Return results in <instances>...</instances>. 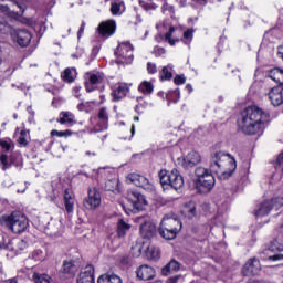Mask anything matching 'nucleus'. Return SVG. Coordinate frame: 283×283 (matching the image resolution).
Returning a JSON list of instances; mask_svg holds the SVG:
<instances>
[{
	"mask_svg": "<svg viewBox=\"0 0 283 283\" xmlns=\"http://www.w3.org/2000/svg\"><path fill=\"white\" fill-rule=\"evenodd\" d=\"M77 283H94V265L83 268L77 276Z\"/></svg>",
	"mask_w": 283,
	"mask_h": 283,
	"instance_id": "nucleus-19",
	"label": "nucleus"
},
{
	"mask_svg": "<svg viewBox=\"0 0 283 283\" xmlns=\"http://www.w3.org/2000/svg\"><path fill=\"white\" fill-rule=\"evenodd\" d=\"M85 32V21L82 22L78 32H77V38L81 39V35Z\"/></svg>",
	"mask_w": 283,
	"mask_h": 283,
	"instance_id": "nucleus-61",
	"label": "nucleus"
},
{
	"mask_svg": "<svg viewBox=\"0 0 283 283\" xmlns=\"http://www.w3.org/2000/svg\"><path fill=\"white\" fill-rule=\"evenodd\" d=\"M145 242L147 241H139L135 245L132 247V253L134 258H140L143 253H145Z\"/></svg>",
	"mask_w": 283,
	"mask_h": 283,
	"instance_id": "nucleus-35",
	"label": "nucleus"
},
{
	"mask_svg": "<svg viewBox=\"0 0 283 283\" xmlns=\"http://www.w3.org/2000/svg\"><path fill=\"white\" fill-rule=\"evenodd\" d=\"M140 235L144 238V242L151 240L156 235V224L151 220H146L140 226Z\"/></svg>",
	"mask_w": 283,
	"mask_h": 283,
	"instance_id": "nucleus-17",
	"label": "nucleus"
},
{
	"mask_svg": "<svg viewBox=\"0 0 283 283\" xmlns=\"http://www.w3.org/2000/svg\"><path fill=\"white\" fill-rule=\"evenodd\" d=\"M64 206L67 213H72L74 211V192L72 189L64 190Z\"/></svg>",
	"mask_w": 283,
	"mask_h": 283,
	"instance_id": "nucleus-25",
	"label": "nucleus"
},
{
	"mask_svg": "<svg viewBox=\"0 0 283 283\" xmlns=\"http://www.w3.org/2000/svg\"><path fill=\"white\" fill-rule=\"evenodd\" d=\"M97 30L101 36L109 38L114 34V32H116V21L108 20V21L102 22L99 23Z\"/></svg>",
	"mask_w": 283,
	"mask_h": 283,
	"instance_id": "nucleus-20",
	"label": "nucleus"
},
{
	"mask_svg": "<svg viewBox=\"0 0 283 283\" xmlns=\"http://www.w3.org/2000/svg\"><path fill=\"white\" fill-rule=\"evenodd\" d=\"M139 6L145 10V12H154L158 8V6L154 2L149 3L146 2L145 0H139Z\"/></svg>",
	"mask_w": 283,
	"mask_h": 283,
	"instance_id": "nucleus-41",
	"label": "nucleus"
},
{
	"mask_svg": "<svg viewBox=\"0 0 283 283\" xmlns=\"http://www.w3.org/2000/svg\"><path fill=\"white\" fill-rule=\"evenodd\" d=\"M31 260H34L35 262H41L43 260V251L41 250H34L32 254L30 255Z\"/></svg>",
	"mask_w": 283,
	"mask_h": 283,
	"instance_id": "nucleus-45",
	"label": "nucleus"
},
{
	"mask_svg": "<svg viewBox=\"0 0 283 283\" xmlns=\"http://www.w3.org/2000/svg\"><path fill=\"white\" fill-rule=\"evenodd\" d=\"M154 54H156V56H163V54H165V50L160 46H155Z\"/></svg>",
	"mask_w": 283,
	"mask_h": 283,
	"instance_id": "nucleus-56",
	"label": "nucleus"
},
{
	"mask_svg": "<svg viewBox=\"0 0 283 283\" xmlns=\"http://www.w3.org/2000/svg\"><path fill=\"white\" fill-rule=\"evenodd\" d=\"M174 64H168L167 66H164L160 72L161 81H171V78H174V74L171 73Z\"/></svg>",
	"mask_w": 283,
	"mask_h": 283,
	"instance_id": "nucleus-33",
	"label": "nucleus"
},
{
	"mask_svg": "<svg viewBox=\"0 0 283 283\" xmlns=\"http://www.w3.org/2000/svg\"><path fill=\"white\" fill-rule=\"evenodd\" d=\"M180 231H182V222L178 217L174 214L164 216L158 229V233L164 240H175Z\"/></svg>",
	"mask_w": 283,
	"mask_h": 283,
	"instance_id": "nucleus-5",
	"label": "nucleus"
},
{
	"mask_svg": "<svg viewBox=\"0 0 283 283\" xmlns=\"http://www.w3.org/2000/svg\"><path fill=\"white\" fill-rule=\"evenodd\" d=\"M138 90L143 94H151L154 92V84H151V82L144 81L140 83Z\"/></svg>",
	"mask_w": 283,
	"mask_h": 283,
	"instance_id": "nucleus-37",
	"label": "nucleus"
},
{
	"mask_svg": "<svg viewBox=\"0 0 283 283\" xmlns=\"http://www.w3.org/2000/svg\"><path fill=\"white\" fill-rule=\"evenodd\" d=\"M0 224L1 227H8L12 233H24L30 227V221L21 211H13L0 217Z\"/></svg>",
	"mask_w": 283,
	"mask_h": 283,
	"instance_id": "nucleus-4",
	"label": "nucleus"
},
{
	"mask_svg": "<svg viewBox=\"0 0 283 283\" xmlns=\"http://www.w3.org/2000/svg\"><path fill=\"white\" fill-rule=\"evenodd\" d=\"M0 163L2 165V170L6 171L7 169H10V164L8 163V155L1 154L0 155Z\"/></svg>",
	"mask_w": 283,
	"mask_h": 283,
	"instance_id": "nucleus-46",
	"label": "nucleus"
},
{
	"mask_svg": "<svg viewBox=\"0 0 283 283\" xmlns=\"http://www.w3.org/2000/svg\"><path fill=\"white\" fill-rule=\"evenodd\" d=\"M73 94H74L75 98H80L81 99V86H75L73 88Z\"/></svg>",
	"mask_w": 283,
	"mask_h": 283,
	"instance_id": "nucleus-59",
	"label": "nucleus"
},
{
	"mask_svg": "<svg viewBox=\"0 0 283 283\" xmlns=\"http://www.w3.org/2000/svg\"><path fill=\"white\" fill-rule=\"evenodd\" d=\"M283 239L282 235L279 234L276 240L272 241L268 249L264 250L265 255H268V260H272L273 262H277L283 260Z\"/></svg>",
	"mask_w": 283,
	"mask_h": 283,
	"instance_id": "nucleus-8",
	"label": "nucleus"
},
{
	"mask_svg": "<svg viewBox=\"0 0 283 283\" xmlns=\"http://www.w3.org/2000/svg\"><path fill=\"white\" fill-rule=\"evenodd\" d=\"M63 229L64 227L61 219L52 218L46 224V231H49L51 235H61Z\"/></svg>",
	"mask_w": 283,
	"mask_h": 283,
	"instance_id": "nucleus-23",
	"label": "nucleus"
},
{
	"mask_svg": "<svg viewBox=\"0 0 283 283\" xmlns=\"http://www.w3.org/2000/svg\"><path fill=\"white\" fill-rule=\"evenodd\" d=\"M137 280L147 282L156 277V270L149 265H140L136 271Z\"/></svg>",
	"mask_w": 283,
	"mask_h": 283,
	"instance_id": "nucleus-18",
	"label": "nucleus"
},
{
	"mask_svg": "<svg viewBox=\"0 0 283 283\" xmlns=\"http://www.w3.org/2000/svg\"><path fill=\"white\" fill-rule=\"evenodd\" d=\"M4 283H19V281L17 280V277H13V279L7 280Z\"/></svg>",
	"mask_w": 283,
	"mask_h": 283,
	"instance_id": "nucleus-64",
	"label": "nucleus"
},
{
	"mask_svg": "<svg viewBox=\"0 0 283 283\" xmlns=\"http://www.w3.org/2000/svg\"><path fill=\"white\" fill-rule=\"evenodd\" d=\"M74 74H76L75 70L66 69L62 73V78H63V81H65V83H74Z\"/></svg>",
	"mask_w": 283,
	"mask_h": 283,
	"instance_id": "nucleus-38",
	"label": "nucleus"
},
{
	"mask_svg": "<svg viewBox=\"0 0 283 283\" xmlns=\"http://www.w3.org/2000/svg\"><path fill=\"white\" fill-rule=\"evenodd\" d=\"M144 255H146L148 260H158L160 258V250L151 245L149 240H147L144 242Z\"/></svg>",
	"mask_w": 283,
	"mask_h": 283,
	"instance_id": "nucleus-24",
	"label": "nucleus"
},
{
	"mask_svg": "<svg viewBox=\"0 0 283 283\" xmlns=\"http://www.w3.org/2000/svg\"><path fill=\"white\" fill-rule=\"evenodd\" d=\"M109 283H123V279L116 274H111Z\"/></svg>",
	"mask_w": 283,
	"mask_h": 283,
	"instance_id": "nucleus-55",
	"label": "nucleus"
},
{
	"mask_svg": "<svg viewBox=\"0 0 283 283\" xmlns=\"http://www.w3.org/2000/svg\"><path fill=\"white\" fill-rule=\"evenodd\" d=\"M147 71H148V74H156V72H158V69L156 67V64L148 62Z\"/></svg>",
	"mask_w": 283,
	"mask_h": 283,
	"instance_id": "nucleus-53",
	"label": "nucleus"
},
{
	"mask_svg": "<svg viewBox=\"0 0 283 283\" xmlns=\"http://www.w3.org/2000/svg\"><path fill=\"white\" fill-rule=\"evenodd\" d=\"M159 180L164 189L171 187V189L178 191V189H182V187H185V179L178 169H172L171 171L160 170Z\"/></svg>",
	"mask_w": 283,
	"mask_h": 283,
	"instance_id": "nucleus-6",
	"label": "nucleus"
},
{
	"mask_svg": "<svg viewBox=\"0 0 283 283\" xmlns=\"http://www.w3.org/2000/svg\"><path fill=\"white\" fill-rule=\"evenodd\" d=\"M125 12V2L116 1L111 3V13L113 17H120Z\"/></svg>",
	"mask_w": 283,
	"mask_h": 283,
	"instance_id": "nucleus-29",
	"label": "nucleus"
},
{
	"mask_svg": "<svg viewBox=\"0 0 283 283\" xmlns=\"http://www.w3.org/2000/svg\"><path fill=\"white\" fill-rule=\"evenodd\" d=\"M11 242H13V251H25L28 249V241L23 239H13Z\"/></svg>",
	"mask_w": 283,
	"mask_h": 283,
	"instance_id": "nucleus-36",
	"label": "nucleus"
},
{
	"mask_svg": "<svg viewBox=\"0 0 283 283\" xmlns=\"http://www.w3.org/2000/svg\"><path fill=\"white\" fill-rule=\"evenodd\" d=\"M51 136H57L59 138H67L69 136H72L71 130H52Z\"/></svg>",
	"mask_w": 283,
	"mask_h": 283,
	"instance_id": "nucleus-44",
	"label": "nucleus"
},
{
	"mask_svg": "<svg viewBox=\"0 0 283 283\" xmlns=\"http://www.w3.org/2000/svg\"><path fill=\"white\" fill-rule=\"evenodd\" d=\"M117 65H132L134 62V46L129 42H122L115 50Z\"/></svg>",
	"mask_w": 283,
	"mask_h": 283,
	"instance_id": "nucleus-7",
	"label": "nucleus"
},
{
	"mask_svg": "<svg viewBox=\"0 0 283 283\" xmlns=\"http://www.w3.org/2000/svg\"><path fill=\"white\" fill-rule=\"evenodd\" d=\"M1 249H7V251H14V242L8 239L7 243L6 241L3 243H0V250Z\"/></svg>",
	"mask_w": 283,
	"mask_h": 283,
	"instance_id": "nucleus-47",
	"label": "nucleus"
},
{
	"mask_svg": "<svg viewBox=\"0 0 283 283\" xmlns=\"http://www.w3.org/2000/svg\"><path fill=\"white\" fill-rule=\"evenodd\" d=\"M0 32L1 34H8L12 32V27L8 24V21H6V18L0 15Z\"/></svg>",
	"mask_w": 283,
	"mask_h": 283,
	"instance_id": "nucleus-40",
	"label": "nucleus"
},
{
	"mask_svg": "<svg viewBox=\"0 0 283 283\" xmlns=\"http://www.w3.org/2000/svg\"><path fill=\"white\" fill-rule=\"evenodd\" d=\"M180 277H182V275L171 276V277L167 279L166 283H178V280H180Z\"/></svg>",
	"mask_w": 283,
	"mask_h": 283,
	"instance_id": "nucleus-57",
	"label": "nucleus"
},
{
	"mask_svg": "<svg viewBox=\"0 0 283 283\" xmlns=\"http://www.w3.org/2000/svg\"><path fill=\"white\" fill-rule=\"evenodd\" d=\"M260 271H262V265L260 264V260H258V258H251L242 268V273L245 277L258 275Z\"/></svg>",
	"mask_w": 283,
	"mask_h": 283,
	"instance_id": "nucleus-14",
	"label": "nucleus"
},
{
	"mask_svg": "<svg viewBox=\"0 0 283 283\" xmlns=\"http://www.w3.org/2000/svg\"><path fill=\"white\" fill-rule=\"evenodd\" d=\"M224 220H227V217H224V214L218 213L214 217V224H224Z\"/></svg>",
	"mask_w": 283,
	"mask_h": 283,
	"instance_id": "nucleus-52",
	"label": "nucleus"
},
{
	"mask_svg": "<svg viewBox=\"0 0 283 283\" xmlns=\"http://www.w3.org/2000/svg\"><path fill=\"white\" fill-rule=\"evenodd\" d=\"M87 107H90V102H81L77 105L78 112H87Z\"/></svg>",
	"mask_w": 283,
	"mask_h": 283,
	"instance_id": "nucleus-54",
	"label": "nucleus"
},
{
	"mask_svg": "<svg viewBox=\"0 0 283 283\" xmlns=\"http://www.w3.org/2000/svg\"><path fill=\"white\" fill-rule=\"evenodd\" d=\"M264 123H269V113L258 106L247 107L238 119V125L243 134L253 136L264 129Z\"/></svg>",
	"mask_w": 283,
	"mask_h": 283,
	"instance_id": "nucleus-3",
	"label": "nucleus"
},
{
	"mask_svg": "<svg viewBox=\"0 0 283 283\" xmlns=\"http://www.w3.org/2000/svg\"><path fill=\"white\" fill-rule=\"evenodd\" d=\"M282 165H283V151L277 156L276 169H277V167H282Z\"/></svg>",
	"mask_w": 283,
	"mask_h": 283,
	"instance_id": "nucleus-60",
	"label": "nucleus"
},
{
	"mask_svg": "<svg viewBox=\"0 0 283 283\" xmlns=\"http://www.w3.org/2000/svg\"><path fill=\"white\" fill-rule=\"evenodd\" d=\"M0 147L7 151H10V149H12V142L0 139Z\"/></svg>",
	"mask_w": 283,
	"mask_h": 283,
	"instance_id": "nucleus-49",
	"label": "nucleus"
},
{
	"mask_svg": "<svg viewBox=\"0 0 283 283\" xmlns=\"http://www.w3.org/2000/svg\"><path fill=\"white\" fill-rule=\"evenodd\" d=\"M238 169L235 157L226 151H217L211 156L210 170L205 167H197L195 176L197 177V187L201 193H209L213 187H216V177L219 180H228L233 176V172Z\"/></svg>",
	"mask_w": 283,
	"mask_h": 283,
	"instance_id": "nucleus-1",
	"label": "nucleus"
},
{
	"mask_svg": "<svg viewBox=\"0 0 283 283\" xmlns=\"http://www.w3.org/2000/svg\"><path fill=\"white\" fill-rule=\"evenodd\" d=\"M181 270L182 263L176 261V259H172L161 269V275H164V277H167L171 275V273H178V271Z\"/></svg>",
	"mask_w": 283,
	"mask_h": 283,
	"instance_id": "nucleus-22",
	"label": "nucleus"
},
{
	"mask_svg": "<svg viewBox=\"0 0 283 283\" xmlns=\"http://www.w3.org/2000/svg\"><path fill=\"white\" fill-rule=\"evenodd\" d=\"M105 190L106 191H118V179L113 178V179H108L105 182Z\"/></svg>",
	"mask_w": 283,
	"mask_h": 283,
	"instance_id": "nucleus-39",
	"label": "nucleus"
},
{
	"mask_svg": "<svg viewBox=\"0 0 283 283\" xmlns=\"http://www.w3.org/2000/svg\"><path fill=\"white\" fill-rule=\"evenodd\" d=\"M184 39L185 41H188L189 43H191V41L193 40V29H187L184 32Z\"/></svg>",
	"mask_w": 283,
	"mask_h": 283,
	"instance_id": "nucleus-48",
	"label": "nucleus"
},
{
	"mask_svg": "<svg viewBox=\"0 0 283 283\" xmlns=\"http://www.w3.org/2000/svg\"><path fill=\"white\" fill-rule=\"evenodd\" d=\"M57 123H60L61 125H67L69 127H71V125L75 123L74 115L70 112H62L60 114V119L57 120Z\"/></svg>",
	"mask_w": 283,
	"mask_h": 283,
	"instance_id": "nucleus-31",
	"label": "nucleus"
},
{
	"mask_svg": "<svg viewBox=\"0 0 283 283\" xmlns=\"http://www.w3.org/2000/svg\"><path fill=\"white\" fill-rule=\"evenodd\" d=\"M184 213L187 218H196V205L189 203V206H186L184 208Z\"/></svg>",
	"mask_w": 283,
	"mask_h": 283,
	"instance_id": "nucleus-43",
	"label": "nucleus"
},
{
	"mask_svg": "<svg viewBox=\"0 0 283 283\" xmlns=\"http://www.w3.org/2000/svg\"><path fill=\"white\" fill-rule=\"evenodd\" d=\"M111 277H112V274H102L97 279V283H109Z\"/></svg>",
	"mask_w": 283,
	"mask_h": 283,
	"instance_id": "nucleus-51",
	"label": "nucleus"
},
{
	"mask_svg": "<svg viewBox=\"0 0 283 283\" xmlns=\"http://www.w3.org/2000/svg\"><path fill=\"white\" fill-rule=\"evenodd\" d=\"M268 96L274 107H280V105H283V87L282 86H276L271 88Z\"/></svg>",
	"mask_w": 283,
	"mask_h": 283,
	"instance_id": "nucleus-21",
	"label": "nucleus"
},
{
	"mask_svg": "<svg viewBox=\"0 0 283 283\" xmlns=\"http://www.w3.org/2000/svg\"><path fill=\"white\" fill-rule=\"evenodd\" d=\"M84 207L88 211H94L101 207V191L97 188H88V196L84 199Z\"/></svg>",
	"mask_w": 283,
	"mask_h": 283,
	"instance_id": "nucleus-12",
	"label": "nucleus"
},
{
	"mask_svg": "<svg viewBox=\"0 0 283 283\" xmlns=\"http://www.w3.org/2000/svg\"><path fill=\"white\" fill-rule=\"evenodd\" d=\"M128 179L130 180V182L133 185H135V187H140L142 189H144L145 191L151 192V191H156V187L154 186V184H151L149 181V179H147L145 176L143 175H138V174H130L128 176Z\"/></svg>",
	"mask_w": 283,
	"mask_h": 283,
	"instance_id": "nucleus-13",
	"label": "nucleus"
},
{
	"mask_svg": "<svg viewBox=\"0 0 283 283\" xmlns=\"http://www.w3.org/2000/svg\"><path fill=\"white\" fill-rule=\"evenodd\" d=\"M81 266V263L78 261H64L63 263V273H66L67 275H74L76 271H78V268Z\"/></svg>",
	"mask_w": 283,
	"mask_h": 283,
	"instance_id": "nucleus-28",
	"label": "nucleus"
},
{
	"mask_svg": "<svg viewBox=\"0 0 283 283\" xmlns=\"http://www.w3.org/2000/svg\"><path fill=\"white\" fill-rule=\"evenodd\" d=\"M29 114H30V116H29V123H34V112H32V111H29Z\"/></svg>",
	"mask_w": 283,
	"mask_h": 283,
	"instance_id": "nucleus-63",
	"label": "nucleus"
},
{
	"mask_svg": "<svg viewBox=\"0 0 283 283\" xmlns=\"http://www.w3.org/2000/svg\"><path fill=\"white\" fill-rule=\"evenodd\" d=\"M266 78H271L274 83L283 85V69L274 67L270 70L266 74Z\"/></svg>",
	"mask_w": 283,
	"mask_h": 283,
	"instance_id": "nucleus-26",
	"label": "nucleus"
},
{
	"mask_svg": "<svg viewBox=\"0 0 283 283\" xmlns=\"http://www.w3.org/2000/svg\"><path fill=\"white\" fill-rule=\"evenodd\" d=\"M18 144L20 147H28L30 144V132L29 130H21L20 136L18 138Z\"/></svg>",
	"mask_w": 283,
	"mask_h": 283,
	"instance_id": "nucleus-34",
	"label": "nucleus"
},
{
	"mask_svg": "<svg viewBox=\"0 0 283 283\" xmlns=\"http://www.w3.org/2000/svg\"><path fill=\"white\" fill-rule=\"evenodd\" d=\"M0 12H10V7L3 4V0H0Z\"/></svg>",
	"mask_w": 283,
	"mask_h": 283,
	"instance_id": "nucleus-58",
	"label": "nucleus"
},
{
	"mask_svg": "<svg viewBox=\"0 0 283 283\" xmlns=\"http://www.w3.org/2000/svg\"><path fill=\"white\" fill-rule=\"evenodd\" d=\"M32 281L34 283H52L54 280H52V276L49 274H41L39 272H34L32 275Z\"/></svg>",
	"mask_w": 283,
	"mask_h": 283,
	"instance_id": "nucleus-32",
	"label": "nucleus"
},
{
	"mask_svg": "<svg viewBox=\"0 0 283 283\" xmlns=\"http://www.w3.org/2000/svg\"><path fill=\"white\" fill-rule=\"evenodd\" d=\"M186 81L187 78L185 77V75H176L174 78L175 85H185Z\"/></svg>",
	"mask_w": 283,
	"mask_h": 283,
	"instance_id": "nucleus-50",
	"label": "nucleus"
},
{
	"mask_svg": "<svg viewBox=\"0 0 283 283\" xmlns=\"http://www.w3.org/2000/svg\"><path fill=\"white\" fill-rule=\"evenodd\" d=\"M104 81H105V75L101 72L86 73L85 74L86 92H94V90H98V85H103Z\"/></svg>",
	"mask_w": 283,
	"mask_h": 283,
	"instance_id": "nucleus-10",
	"label": "nucleus"
},
{
	"mask_svg": "<svg viewBox=\"0 0 283 283\" xmlns=\"http://www.w3.org/2000/svg\"><path fill=\"white\" fill-rule=\"evenodd\" d=\"M201 160L202 157H200V154L192 150L184 157L181 166L184 167V169H193V167L201 163Z\"/></svg>",
	"mask_w": 283,
	"mask_h": 283,
	"instance_id": "nucleus-16",
	"label": "nucleus"
},
{
	"mask_svg": "<svg viewBox=\"0 0 283 283\" xmlns=\"http://www.w3.org/2000/svg\"><path fill=\"white\" fill-rule=\"evenodd\" d=\"M132 229V224L125 222L124 219H119L117 222V235L118 238H125L127 231Z\"/></svg>",
	"mask_w": 283,
	"mask_h": 283,
	"instance_id": "nucleus-30",
	"label": "nucleus"
},
{
	"mask_svg": "<svg viewBox=\"0 0 283 283\" xmlns=\"http://www.w3.org/2000/svg\"><path fill=\"white\" fill-rule=\"evenodd\" d=\"M176 32V28L175 27H170L169 31L165 34V41H167L169 43V45H176V43H178V39L174 40L171 39V36H174V33Z\"/></svg>",
	"mask_w": 283,
	"mask_h": 283,
	"instance_id": "nucleus-42",
	"label": "nucleus"
},
{
	"mask_svg": "<svg viewBox=\"0 0 283 283\" xmlns=\"http://www.w3.org/2000/svg\"><path fill=\"white\" fill-rule=\"evenodd\" d=\"M238 169L235 157L226 151H217L211 156L210 170L205 167H197L195 176L197 177V187L201 193H209L213 187H216V177L219 180H228L233 176V172Z\"/></svg>",
	"mask_w": 283,
	"mask_h": 283,
	"instance_id": "nucleus-2",
	"label": "nucleus"
},
{
	"mask_svg": "<svg viewBox=\"0 0 283 283\" xmlns=\"http://www.w3.org/2000/svg\"><path fill=\"white\" fill-rule=\"evenodd\" d=\"M10 34L12 41L18 43L20 48H28L32 41V33L28 29H12Z\"/></svg>",
	"mask_w": 283,
	"mask_h": 283,
	"instance_id": "nucleus-9",
	"label": "nucleus"
},
{
	"mask_svg": "<svg viewBox=\"0 0 283 283\" xmlns=\"http://www.w3.org/2000/svg\"><path fill=\"white\" fill-rule=\"evenodd\" d=\"M193 3H198L199 6H207V0H191Z\"/></svg>",
	"mask_w": 283,
	"mask_h": 283,
	"instance_id": "nucleus-62",
	"label": "nucleus"
},
{
	"mask_svg": "<svg viewBox=\"0 0 283 283\" xmlns=\"http://www.w3.org/2000/svg\"><path fill=\"white\" fill-rule=\"evenodd\" d=\"M97 118L99 120V128L96 132H103V129H107V123L109 120V115L107 114V108L103 107L99 109Z\"/></svg>",
	"mask_w": 283,
	"mask_h": 283,
	"instance_id": "nucleus-27",
	"label": "nucleus"
},
{
	"mask_svg": "<svg viewBox=\"0 0 283 283\" xmlns=\"http://www.w3.org/2000/svg\"><path fill=\"white\" fill-rule=\"evenodd\" d=\"M126 199L130 202L133 211H143V209H145V205H147L145 196L137 190H128Z\"/></svg>",
	"mask_w": 283,
	"mask_h": 283,
	"instance_id": "nucleus-11",
	"label": "nucleus"
},
{
	"mask_svg": "<svg viewBox=\"0 0 283 283\" xmlns=\"http://www.w3.org/2000/svg\"><path fill=\"white\" fill-rule=\"evenodd\" d=\"M129 94V84L127 83H117L112 86V97L113 101H123Z\"/></svg>",
	"mask_w": 283,
	"mask_h": 283,
	"instance_id": "nucleus-15",
	"label": "nucleus"
}]
</instances>
